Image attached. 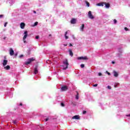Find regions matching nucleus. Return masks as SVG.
<instances>
[{"label": "nucleus", "instance_id": "28", "mask_svg": "<svg viewBox=\"0 0 130 130\" xmlns=\"http://www.w3.org/2000/svg\"><path fill=\"white\" fill-rule=\"evenodd\" d=\"M108 89H109V90H111V86L108 85Z\"/></svg>", "mask_w": 130, "mask_h": 130}, {"label": "nucleus", "instance_id": "10", "mask_svg": "<svg viewBox=\"0 0 130 130\" xmlns=\"http://www.w3.org/2000/svg\"><path fill=\"white\" fill-rule=\"evenodd\" d=\"M11 69V67L9 65H7V66H4V70H6V71H9V70Z\"/></svg>", "mask_w": 130, "mask_h": 130}, {"label": "nucleus", "instance_id": "44", "mask_svg": "<svg viewBox=\"0 0 130 130\" xmlns=\"http://www.w3.org/2000/svg\"><path fill=\"white\" fill-rule=\"evenodd\" d=\"M7 39V37H5L4 38V40H5V39Z\"/></svg>", "mask_w": 130, "mask_h": 130}, {"label": "nucleus", "instance_id": "14", "mask_svg": "<svg viewBox=\"0 0 130 130\" xmlns=\"http://www.w3.org/2000/svg\"><path fill=\"white\" fill-rule=\"evenodd\" d=\"M38 73V68L36 67L34 70V74L36 75Z\"/></svg>", "mask_w": 130, "mask_h": 130}, {"label": "nucleus", "instance_id": "42", "mask_svg": "<svg viewBox=\"0 0 130 130\" xmlns=\"http://www.w3.org/2000/svg\"><path fill=\"white\" fill-rule=\"evenodd\" d=\"M126 116L130 117V114H128V115H126Z\"/></svg>", "mask_w": 130, "mask_h": 130}, {"label": "nucleus", "instance_id": "2", "mask_svg": "<svg viewBox=\"0 0 130 130\" xmlns=\"http://www.w3.org/2000/svg\"><path fill=\"white\" fill-rule=\"evenodd\" d=\"M34 60H35V59L34 58H28L27 61L25 62V64H26L27 66V64H30L31 62H32V61H34Z\"/></svg>", "mask_w": 130, "mask_h": 130}, {"label": "nucleus", "instance_id": "39", "mask_svg": "<svg viewBox=\"0 0 130 130\" xmlns=\"http://www.w3.org/2000/svg\"><path fill=\"white\" fill-rule=\"evenodd\" d=\"M112 63H113V64H114V63H115V62H114V61H112Z\"/></svg>", "mask_w": 130, "mask_h": 130}, {"label": "nucleus", "instance_id": "47", "mask_svg": "<svg viewBox=\"0 0 130 130\" xmlns=\"http://www.w3.org/2000/svg\"><path fill=\"white\" fill-rule=\"evenodd\" d=\"M15 56H17V55H18V54H15Z\"/></svg>", "mask_w": 130, "mask_h": 130}, {"label": "nucleus", "instance_id": "5", "mask_svg": "<svg viewBox=\"0 0 130 130\" xmlns=\"http://www.w3.org/2000/svg\"><path fill=\"white\" fill-rule=\"evenodd\" d=\"M5 60H3V67H6V64H8V60L7 59V57L5 56H4Z\"/></svg>", "mask_w": 130, "mask_h": 130}, {"label": "nucleus", "instance_id": "30", "mask_svg": "<svg viewBox=\"0 0 130 130\" xmlns=\"http://www.w3.org/2000/svg\"><path fill=\"white\" fill-rule=\"evenodd\" d=\"M7 25H8V22H6L4 24L5 27H7Z\"/></svg>", "mask_w": 130, "mask_h": 130}, {"label": "nucleus", "instance_id": "26", "mask_svg": "<svg viewBox=\"0 0 130 130\" xmlns=\"http://www.w3.org/2000/svg\"><path fill=\"white\" fill-rule=\"evenodd\" d=\"M61 106H62V107H64V104H63V103H61Z\"/></svg>", "mask_w": 130, "mask_h": 130}, {"label": "nucleus", "instance_id": "17", "mask_svg": "<svg viewBox=\"0 0 130 130\" xmlns=\"http://www.w3.org/2000/svg\"><path fill=\"white\" fill-rule=\"evenodd\" d=\"M84 28H85V24H83L81 26V31H84Z\"/></svg>", "mask_w": 130, "mask_h": 130}, {"label": "nucleus", "instance_id": "41", "mask_svg": "<svg viewBox=\"0 0 130 130\" xmlns=\"http://www.w3.org/2000/svg\"><path fill=\"white\" fill-rule=\"evenodd\" d=\"M69 46H73V45L72 44H70Z\"/></svg>", "mask_w": 130, "mask_h": 130}, {"label": "nucleus", "instance_id": "13", "mask_svg": "<svg viewBox=\"0 0 130 130\" xmlns=\"http://www.w3.org/2000/svg\"><path fill=\"white\" fill-rule=\"evenodd\" d=\"M71 24H76V19L73 18L71 20Z\"/></svg>", "mask_w": 130, "mask_h": 130}, {"label": "nucleus", "instance_id": "19", "mask_svg": "<svg viewBox=\"0 0 130 130\" xmlns=\"http://www.w3.org/2000/svg\"><path fill=\"white\" fill-rule=\"evenodd\" d=\"M67 34H68V31H66L64 34L65 36V39H69V37L67 36Z\"/></svg>", "mask_w": 130, "mask_h": 130}, {"label": "nucleus", "instance_id": "40", "mask_svg": "<svg viewBox=\"0 0 130 130\" xmlns=\"http://www.w3.org/2000/svg\"><path fill=\"white\" fill-rule=\"evenodd\" d=\"M19 105H20V106H22L23 104L22 103H20Z\"/></svg>", "mask_w": 130, "mask_h": 130}, {"label": "nucleus", "instance_id": "46", "mask_svg": "<svg viewBox=\"0 0 130 130\" xmlns=\"http://www.w3.org/2000/svg\"><path fill=\"white\" fill-rule=\"evenodd\" d=\"M49 37H51V34H50V35H49Z\"/></svg>", "mask_w": 130, "mask_h": 130}, {"label": "nucleus", "instance_id": "15", "mask_svg": "<svg viewBox=\"0 0 130 130\" xmlns=\"http://www.w3.org/2000/svg\"><path fill=\"white\" fill-rule=\"evenodd\" d=\"M103 3H98L96 4V6H98V7H103Z\"/></svg>", "mask_w": 130, "mask_h": 130}, {"label": "nucleus", "instance_id": "34", "mask_svg": "<svg viewBox=\"0 0 130 130\" xmlns=\"http://www.w3.org/2000/svg\"><path fill=\"white\" fill-rule=\"evenodd\" d=\"M83 113V114H86L87 113V111H84Z\"/></svg>", "mask_w": 130, "mask_h": 130}, {"label": "nucleus", "instance_id": "37", "mask_svg": "<svg viewBox=\"0 0 130 130\" xmlns=\"http://www.w3.org/2000/svg\"><path fill=\"white\" fill-rule=\"evenodd\" d=\"M108 72L107 74H108V76H110V73H109L108 72Z\"/></svg>", "mask_w": 130, "mask_h": 130}, {"label": "nucleus", "instance_id": "21", "mask_svg": "<svg viewBox=\"0 0 130 130\" xmlns=\"http://www.w3.org/2000/svg\"><path fill=\"white\" fill-rule=\"evenodd\" d=\"M85 3L86 4V5L87 6V7H90V3H89V2L85 1Z\"/></svg>", "mask_w": 130, "mask_h": 130}, {"label": "nucleus", "instance_id": "27", "mask_svg": "<svg viewBox=\"0 0 130 130\" xmlns=\"http://www.w3.org/2000/svg\"><path fill=\"white\" fill-rule=\"evenodd\" d=\"M114 24H116V23H117V20H116V19H114Z\"/></svg>", "mask_w": 130, "mask_h": 130}, {"label": "nucleus", "instance_id": "16", "mask_svg": "<svg viewBox=\"0 0 130 130\" xmlns=\"http://www.w3.org/2000/svg\"><path fill=\"white\" fill-rule=\"evenodd\" d=\"M69 52H70V56H73L74 55V53H73V51L72 50H69Z\"/></svg>", "mask_w": 130, "mask_h": 130}, {"label": "nucleus", "instance_id": "48", "mask_svg": "<svg viewBox=\"0 0 130 130\" xmlns=\"http://www.w3.org/2000/svg\"><path fill=\"white\" fill-rule=\"evenodd\" d=\"M115 88H116V85L114 86Z\"/></svg>", "mask_w": 130, "mask_h": 130}, {"label": "nucleus", "instance_id": "20", "mask_svg": "<svg viewBox=\"0 0 130 130\" xmlns=\"http://www.w3.org/2000/svg\"><path fill=\"white\" fill-rule=\"evenodd\" d=\"M76 100H79V92L77 91V94L76 95Z\"/></svg>", "mask_w": 130, "mask_h": 130}, {"label": "nucleus", "instance_id": "4", "mask_svg": "<svg viewBox=\"0 0 130 130\" xmlns=\"http://www.w3.org/2000/svg\"><path fill=\"white\" fill-rule=\"evenodd\" d=\"M88 16L89 19H91V20L94 19V16H93V14H92V12L89 11L88 13Z\"/></svg>", "mask_w": 130, "mask_h": 130}, {"label": "nucleus", "instance_id": "45", "mask_svg": "<svg viewBox=\"0 0 130 130\" xmlns=\"http://www.w3.org/2000/svg\"><path fill=\"white\" fill-rule=\"evenodd\" d=\"M34 14H36V11H34Z\"/></svg>", "mask_w": 130, "mask_h": 130}, {"label": "nucleus", "instance_id": "18", "mask_svg": "<svg viewBox=\"0 0 130 130\" xmlns=\"http://www.w3.org/2000/svg\"><path fill=\"white\" fill-rule=\"evenodd\" d=\"M114 77H118V73H117V72L114 71Z\"/></svg>", "mask_w": 130, "mask_h": 130}, {"label": "nucleus", "instance_id": "32", "mask_svg": "<svg viewBox=\"0 0 130 130\" xmlns=\"http://www.w3.org/2000/svg\"><path fill=\"white\" fill-rule=\"evenodd\" d=\"M97 86H98V84H94L93 85V87H97Z\"/></svg>", "mask_w": 130, "mask_h": 130}, {"label": "nucleus", "instance_id": "38", "mask_svg": "<svg viewBox=\"0 0 130 130\" xmlns=\"http://www.w3.org/2000/svg\"><path fill=\"white\" fill-rule=\"evenodd\" d=\"M48 121V118H46L45 119V121Z\"/></svg>", "mask_w": 130, "mask_h": 130}, {"label": "nucleus", "instance_id": "12", "mask_svg": "<svg viewBox=\"0 0 130 130\" xmlns=\"http://www.w3.org/2000/svg\"><path fill=\"white\" fill-rule=\"evenodd\" d=\"M73 119H80V117L78 115L74 116L72 117Z\"/></svg>", "mask_w": 130, "mask_h": 130}, {"label": "nucleus", "instance_id": "33", "mask_svg": "<svg viewBox=\"0 0 130 130\" xmlns=\"http://www.w3.org/2000/svg\"><path fill=\"white\" fill-rule=\"evenodd\" d=\"M124 29L125 31H128V28H127V27H125Z\"/></svg>", "mask_w": 130, "mask_h": 130}, {"label": "nucleus", "instance_id": "35", "mask_svg": "<svg viewBox=\"0 0 130 130\" xmlns=\"http://www.w3.org/2000/svg\"><path fill=\"white\" fill-rule=\"evenodd\" d=\"M23 56H24L23 55H20L19 56V57H20V58H21V57H23Z\"/></svg>", "mask_w": 130, "mask_h": 130}, {"label": "nucleus", "instance_id": "7", "mask_svg": "<svg viewBox=\"0 0 130 130\" xmlns=\"http://www.w3.org/2000/svg\"><path fill=\"white\" fill-rule=\"evenodd\" d=\"M61 90L62 92L67 91V90H68V86H62L61 88Z\"/></svg>", "mask_w": 130, "mask_h": 130}, {"label": "nucleus", "instance_id": "25", "mask_svg": "<svg viewBox=\"0 0 130 130\" xmlns=\"http://www.w3.org/2000/svg\"><path fill=\"white\" fill-rule=\"evenodd\" d=\"M81 68H82V69H83V68H85V65L84 64H81Z\"/></svg>", "mask_w": 130, "mask_h": 130}, {"label": "nucleus", "instance_id": "1", "mask_svg": "<svg viewBox=\"0 0 130 130\" xmlns=\"http://www.w3.org/2000/svg\"><path fill=\"white\" fill-rule=\"evenodd\" d=\"M63 63L64 66L66 67L65 68H63V70H67V69H68L69 68V62L68 61V59H66L64 61H63Z\"/></svg>", "mask_w": 130, "mask_h": 130}, {"label": "nucleus", "instance_id": "11", "mask_svg": "<svg viewBox=\"0 0 130 130\" xmlns=\"http://www.w3.org/2000/svg\"><path fill=\"white\" fill-rule=\"evenodd\" d=\"M20 28L21 29H24L25 28V23L24 22H21L20 23Z\"/></svg>", "mask_w": 130, "mask_h": 130}, {"label": "nucleus", "instance_id": "22", "mask_svg": "<svg viewBox=\"0 0 130 130\" xmlns=\"http://www.w3.org/2000/svg\"><path fill=\"white\" fill-rule=\"evenodd\" d=\"M72 104H73V105L74 106H76V105H77V103L76 102H72Z\"/></svg>", "mask_w": 130, "mask_h": 130}, {"label": "nucleus", "instance_id": "8", "mask_svg": "<svg viewBox=\"0 0 130 130\" xmlns=\"http://www.w3.org/2000/svg\"><path fill=\"white\" fill-rule=\"evenodd\" d=\"M104 5H105L106 9H109L110 8V4L109 3H103Z\"/></svg>", "mask_w": 130, "mask_h": 130}, {"label": "nucleus", "instance_id": "36", "mask_svg": "<svg viewBox=\"0 0 130 130\" xmlns=\"http://www.w3.org/2000/svg\"><path fill=\"white\" fill-rule=\"evenodd\" d=\"M4 17V15H0V18H3Z\"/></svg>", "mask_w": 130, "mask_h": 130}, {"label": "nucleus", "instance_id": "31", "mask_svg": "<svg viewBox=\"0 0 130 130\" xmlns=\"http://www.w3.org/2000/svg\"><path fill=\"white\" fill-rule=\"evenodd\" d=\"M36 39H39V36H36Z\"/></svg>", "mask_w": 130, "mask_h": 130}, {"label": "nucleus", "instance_id": "9", "mask_svg": "<svg viewBox=\"0 0 130 130\" xmlns=\"http://www.w3.org/2000/svg\"><path fill=\"white\" fill-rule=\"evenodd\" d=\"M9 51H10V55L11 56L14 55V50H13L12 48H10Z\"/></svg>", "mask_w": 130, "mask_h": 130}, {"label": "nucleus", "instance_id": "43", "mask_svg": "<svg viewBox=\"0 0 130 130\" xmlns=\"http://www.w3.org/2000/svg\"><path fill=\"white\" fill-rule=\"evenodd\" d=\"M64 46H67L68 44H63Z\"/></svg>", "mask_w": 130, "mask_h": 130}, {"label": "nucleus", "instance_id": "6", "mask_svg": "<svg viewBox=\"0 0 130 130\" xmlns=\"http://www.w3.org/2000/svg\"><path fill=\"white\" fill-rule=\"evenodd\" d=\"M77 59H78L79 60H81V59H83V60H88V57H87V56H84V57H78L77 58Z\"/></svg>", "mask_w": 130, "mask_h": 130}, {"label": "nucleus", "instance_id": "29", "mask_svg": "<svg viewBox=\"0 0 130 130\" xmlns=\"http://www.w3.org/2000/svg\"><path fill=\"white\" fill-rule=\"evenodd\" d=\"M101 76H102V73H99V77H101Z\"/></svg>", "mask_w": 130, "mask_h": 130}, {"label": "nucleus", "instance_id": "24", "mask_svg": "<svg viewBox=\"0 0 130 130\" xmlns=\"http://www.w3.org/2000/svg\"><path fill=\"white\" fill-rule=\"evenodd\" d=\"M13 123H14V124H17V120H13Z\"/></svg>", "mask_w": 130, "mask_h": 130}, {"label": "nucleus", "instance_id": "23", "mask_svg": "<svg viewBox=\"0 0 130 130\" xmlns=\"http://www.w3.org/2000/svg\"><path fill=\"white\" fill-rule=\"evenodd\" d=\"M37 25H38V22H36L34 24V26L35 27V26H37Z\"/></svg>", "mask_w": 130, "mask_h": 130}, {"label": "nucleus", "instance_id": "3", "mask_svg": "<svg viewBox=\"0 0 130 130\" xmlns=\"http://www.w3.org/2000/svg\"><path fill=\"white\" fill-rule=\"evenodd\" d=\"M24 34V36L23 37V40L24 43H26V38H27V36H28V31H27V30L25 31Z\"/></svg>", "mask_w": 130, "mask_h": 130}]
</instances>
